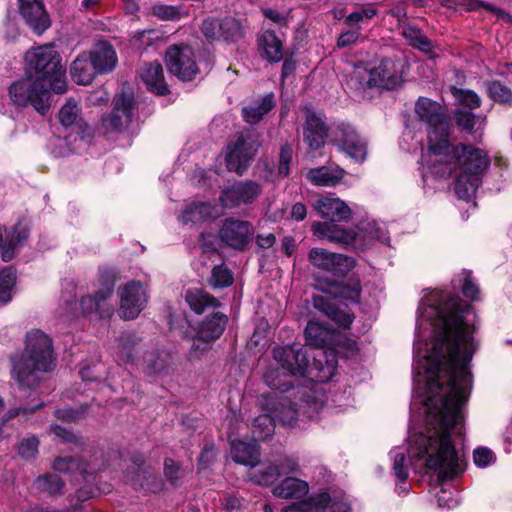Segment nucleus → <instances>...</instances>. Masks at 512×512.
I'll list each match as a JSON object with an SVG mask.
<instances>
[{
    "instance_id": "obj_1",
    "label": "nucleus",
    "mask_w": 512,
    "mask_h": 512,
    "mask_svg": "<svg viewBox=\"0 0 512 512\" xmlns=\"http://www.w3.org/2000/svg\"><path fill=\"white\" fill-rule=\"evenodd\" d=\"M418 328L428 324L433 331L432 348L423 355L427 390L426 433L410 436V456L424 459L425 466L438 471L441 479L459 472V458L450 431L461 421V407L471 386L469 363L476 350L472 336L474 315L471 306L458 296L435 290L421 300ZM414 344L417 357L418 333Z\"/></svg>"
},
{
    "instance_id": "obj_2",
    "label": "nucleus",
    "mask_w": 512,
    "mask_h": 512,
    "mask_svg": "<svg viewBox=\"0 0 512 512\" xmlns=\"http://www.w3.org/2000/svg\"><path fill=\"white\" fill-rule=\"evenodd\" d=\"M55 366L52 340L41 330L27 333L24 351L12 358V378L22 392L33 390L40 382V374Z\"/></svg>"
},
{
    "instance_id": "obj_3",
    "label": "nucleus",
    "mask_w": 512,
    "mask_h": 512,
    "mask_svg": "<svg viewBox=\"0 0 512 512\" xmlns=\"http://www.w3.org/2000/svg\"><path fill=\"white\" fill-rule=\"evenodd\" d=\"M25 62L26 74L49 83L56 94L66 92L65 70L61 64V56L53 44L31 48L25 54Z\"/></svg>"
},
{
    "instance_id": "obj_4",
    "label": "nucleus",
    "mask_w": 512,
    "mask_h": 512,
    "mask_svg": "<svg viewBox=\"0 0 512 512\" xmlns=\"http://www.w3.org/2000/svg\"><path fill=\"white\" fill-rule=\"evenodd\" d=\"M435 163L445 165L443 173L450 174L456 167L462 170V173L479 177L489 165L487 153L472 145L459 143L451 145L448 140V148L441 152L431 154Z\"/></svg>"
},
{
    "instance_id": "obj_5",
    "label": "nucleus",
    "mask_w": 512,
    "mask_h": 512,
    "mask_svg": "<svg viewBox=\"0 0 512 512\" xmlns=\"http://www.w3.org/2000/svg\"><path fill=\"white\" fill-rule=\"evenodd\" d=\"M417 119L427 125L428 151L441 152L448 148L449 124L446 109L440 103L419 97L415 103Z\"/></svg>"
},
{
    "instance_id": "obj_6",
    "label": "nucleus",
    "mask_w": 512,
    "mask_h": 512,
    "mask_svg": "<svg viewBox=\"0 0 512 512\" xmlns=\"http://www.w3.org/2000/svg\"><path fill=\"white\" fill-rule=\"evenodd\" d=\"M398 83V77L392 61L381 60L371 68H355L347 80V87L358 100L365 99L367 90L373 87L393 89Z\"/></svg>"
},
{
    "instance_id": "obj_7",
    "label": "nucleus",
    "mask_w": 512,
    "mask_h": 512,
    "mask_svg": "<svg viewBox=\"0 0 512 512\" xmlns=\"http://www.w3.org/2000/svg\"><path fill=\"white\" fill-rule=\"evenodd\" d=\"M50 91L52 89L49 83L27 74V77L11 84L9 97L15 106L31 105L36 111L44 114L49 108Z\"/></svg>"
},
{
    "instance_id": "obj_8",
    "label": "nucleus",
    "mask_w": 512,
    "mask_h": 512,
    "mask_svg": "<svg viewBox=\"0 0 512 512\" xmlns=\"http://www.w3.org/2000/svg\"><path fill=\"white\" fill-rule=\"evenodd\" d=\"M260 146V134L257 131L252 129L241 131L227 145L225 161L228 170L242 175L250 166Z\"/></svg>"
},
{
    "instance_id": "obj_9",
    "label": "nucleus",
    "mask_w": 512,
    "mask_h": 512,
    "mask_svg": "<svg viewBox=\"0 0 512 512\" xmlns=\"http://www.w3.org/2000/svg\"><path fill=\"white\" fill-rule=\"evenodd\" d=\"M134 96L129 90L117 93L113 99L112 111L103 116L102 127L106 133L122 132L128 128L133 119Z\"/></svg>"
},
{
    "instance_id": "obj_10",
    "label": "nucleus",
    "mask_w": 512,
    "mask_h": 512,
    "mask_svg": "<svg viewBox=\"0 0 512 512\" xmlns=\"http://www.w3.org/2000/svg\"><path fill=\"white\" fill-rule=\"evenodd\" d=\"M165 64L169 73L182 81H191L199 73L194 51L188 45L170 46L165 53Z\"/></svg>"
},
{
    "instance_id": "obj_11",
    "label": "nucleus",
    "mask_w": 512,
    "mask_h": 512,
    "mask_svg": "<svg viewBox=\"0 0 512 512\" xmlns=\"http://www.w3.org/2000/svg\"><path fill=\"white\" fill-rule=\"evenodd\" d=\"M309 261L318 269L327 271L339 278H344L356 264L355 259L352 257L330 252L319 247H315L310 250Z\"/></svg>"
},
{
    "instance_id": "obj_12",
    "label": "nucleus",
    "mask_w": 512,
    "mask_h": 512,
    "mask_svg": "<svg viewBox=\"0 0 512 512\" xmlns=\"http://www.w3.org/2000/svg\"><path fill=\"white\" fill-rule=\"evenodd\" d=\"M201 31L209 40H223L226 42H238L245 35L243 23L234 17L205 19L202 22Z\"/></svg>"
},
{
    "instance_id": "obj_13",
    "label": "nucleus",
    "mask_w": 512,
    "mask_h": 512,
    "mask_svg": "<svg viewBox=\"0 0 512 512\" xmlns=\"http://www.w3.org/2000/svg\"><path fill=\"white\" fill-rule=\"evenodd\" d=\"M120 297L119 315L126 320L135 319L146 306L148 296L140 281L132 280L118 291Z\"/></svg>"
},
{
    "instance_id": "obj_14",
    "label": "nucleus",
    "mask_w": 512,
    "mask_h": 512,
    "mask_svg": "<svg viewBox=\"0 0 512 512\" xmlns=\"http://www.w3.org/2000/svg\"><path fill=\"white\" fill-rule=\"evenodd\" d=\"M332 142L356 161H363L367 146L356 130L349 124H339L331 132Z\"/></svg>"
},
{
    "instance_id": "obj_15",
    "label": "nucleus",
    "mask_w": 512,
    "mask_h": 512,
    "mask_svg": "<svg viewBox=\"0 0 512 512\" xmlns=\"http://www.w3.org/2000/svg\"><path fill=\"white\" fill-rule=\"evenodd\" d=\"M18 11L25 25L36 35H42L51 26V19L43 0H17Z\"/></svg>"
},
{
    "instance_id": "obj_16",
    "label": "nucleus",
    "mask_w": 512,
    "mask_h": 512,
    "mask_svg": "<svg viewBox=\"0 0 512 512\" xmlns=\"http://www.w3.org/2000/svg\"><path fill=\"white\" fill-rule=\"evenodd\" d=\"M262 194V186L252 180L236 182L224 189L219 197L225 208H235L253 203Z\"/></svg>"
},
{
    "instance_id": "obj_17",
    "label": "nucleus",
    "mask_w": 512,
    "mask_h": 512,
    "mask_svg": "<svg viewBox=\"0 0 512 512\" xmlns=\"http://www.w3.org/2000/svg\"><path fill=\"white\" fill-rule=\"evenodd\" d=\"M254 229L249 221L228 218L219 231L220 239L229 247L243 251L251 241Z\"/></svg>"
},
{
    "instance_id": "obj_18",
    "label": "nucleus",
    "mask_w": 512,
    "mask_h": 512,
    "mask_svg": "<svg viewBox=\"0 0 512 512\" xmlns=\"http://www.w3.org/2000/svg\"><path fill=\"white\" fill-rule=\"evenodd\" d=\"M273 356L290 376H304L309 360L303 347L299 345L276 347L273 350Z\"/></svg>"
},
{
    "instance_id": "obj_19",
    "label": "nucleus",
    "mask_w": 512,
    "mask_h": 512,
    "mask_svg": "<svg viewBox=\"0 0 512 512\" xmlns=\"http://www.w3.org/2000/svg\"><path fill=\"white\" fill-rule=\"evenodd\" d=\"M311 231L318 239H326L344 247L355 244L360 237L354 230L343 228L334 222H314Z\"/></svg>"
},
{
    "instance_id": "obj_20",
    "label": "nucleus",
    "mask_w": 512,
    "mask_h": 512,
    "mask_svg": "<svg viewBox=\"0 0 512 512\" xmlns=\"http://www.w3.org/2000/svg\"><path fill=\"white\" fill-rule=\"evenodd\" d=\"M312 206L322 218L331 222H348L353 216L352 210L343 200L332 196H321Z\"/></svg>"
},
{
    "instance_id": "obj_21",
    "label": "nucleus",
    "mask_w": 512,
    "mask_h": 512,
    "mask_svg": "<svg viewBox=\"0 0 512 512\" xmlns=\"http://www.w3.org/2000/svg\"><path fill=\"white\" fill-rule=\"evenodd\" d=\"M316 287L333 298H340L354 303H357L360 299L361 285L357 279H351L350 283L346 285L335 279L322 278L317 280Z\"/></svg>"
},
{
    "instance_id": "obj_22",
    "label": "nucleus",
    "mask_w": 512,
    "mask_h": 512,
    "mask_svg": "<svg viewBox=\"0 0 512 512\" xmlns=\"http://www.w3.org/2000/svg\"><path fill=\"white\" fill-rule=\"evenodd\" d=\"M328 129L322 116L314 111L307 110L303 126V139L310 149H320L327 138Z\"/></svg>"
},
{
    "instance_id": "obj_23",
    "label": "nucleus",
    "mask_w": 512,
    "mask_h": 512,
    "mask_svg": "<svg viewBox=\"0 0 512 512\" xmlns=\"http://www.w3.org/2000/svg\"><path fill=\"white\" fill-rule=\"evenodd\" d=\"M314 307L325 314L329 319L334 321L340 327L347 329L350 327L354 319V314L347 308L338 307L334 301L328 297L315 296L313 298Z\"/></svg>"
},
{
    "instance_id": "obj_24",
    "label": "nucleus",
    "mask_w": 512,
    "mask_h": 512,
    "mask_svg": "<svg viewBox=\"0 0 512 512\" xmlns=\"http://www.w3.org/2000/svg\"><path fill=\"white\" fill-rule=\"evenodd\" d=\"M88 55L98 74L112 71L118 62L115 49L106 41L98 42Z\"/></svg>"
},
{
    "instance_id": "obj_25",
    "label": "nucleus",
    "mask_w": 512,
    "mask_h": 512,
    "mask_svg": "<svg viewBox=\"0 0 512 512\" xmlns=\"http://www.w3.org/2000/svg\"><path fill=\"white\" fill-rule=\"evenodd\" d=\"M227 322V316L220 312L207 316L197 329V339L205 344L214 342L223 334Z\"/></svg>"
},
{
    "instance_id": "obj_26",
    "label": "nucleus",
    "mask_w": 512,
    "mask_h": 512,
    "mask_svg": "<svg viewBox=\"0 0 512 512\" xmlns=\"http://www.w3.org/2000/svg\"><path fill=\"white\" fill-rule=\"evenodd\" d=\"M231 454L235 462L250 467L257 466L260 461V451L256 439L249 442L233 440Z\"/></svg>"
},
{
    "instance_id": "obj_27",
    "label": "nucleus",
    "mask_w": 512,
    "mask_h": 512,
    "mask_svg": "<svg viewBox=\"0 0 512 512\" xmlns=\"http://www.w3.org/2000/svg\"><path fill=\"white\" fill-rule=\"evenodd\" d=\"M140 77L149 90L158 95H165L169 92L165 82L163 68L160 63L152 62L144 64L140 70Z\"/></svg>"
},
{
    "instance_id": "obj_28",
    "label": "nucleus",
    "mask_w": 512,
    "mask_h": 512,
    "mask_svg": "<svg viewBox=\"0 0 512 512\" xmlns=\"http://www.w3.org/2000/svg\"><path fill=\"white\" fill-rule=\"evenodd\" d=\"M300 512H347L346 504L332 502L328 493L310 497L298 504Z\"/></svg>"
},
{
    "instance_id": "obj_29",
    "label": "nucleus",
    "mask_w": 512,
    "mask_h": 512,
    "mask_svg": "<svg viewBox=\"0 0 512 512\" xmlns=\"http://www.w3.org/2000/svg\"><path fill=\"white\" fill-rule=\"evenodd\" d=\"M258 46L261 56L269 62L276 63L283 58L282 42L271 30H266L260 34Z\"/></svg>"
},
{
    "instance_id": "obj_30",
    "label": "nucleus",
    "mask_w": 512,
    "mask_h": 512,
    "mask_svg": "<svg viewBox=\"0 0 512 512\" xmlns=\"http://www.w3.org/2000/svg\"><path fill=\"white\" fill-rule=\"evenodd\" d=\"M95 74H98L96 68H94L93 63L88 55V53H81L70 66V75L71 78L77 83L81 85L90 84Z\"/></svg>"
},
{
    "instance_id": "obj_31",
    "label": "nucleus",
    "mask_w": 512,
    "mask_h": 512,
    "mask_svg": "<svg viewBox=\"0 0 512 512\" xmlns=\"http://www.w3.org/2000/svg\"><path fill=\"white\" fill-rule=\"evenodd\" d=\"M272 400L270 396L269 403L273 405L271 410L276 422L292 426L298 418L297 404L293 403L288 396L279 397L277 403H273Z\"/></svg>"
},
{
    "instance_id": "obj_32",
    "label": "nucleus",
    "mask_w": 512,
    "mask_h": 512,
    "mask_svg": "<svg viewBox=\"0 0 512 512\" xmlns=\"http://www.w3.org/2000/svg\"><path fill=\"white\" fill-rule=\"evenodd\" d=\"M344 176V170L339 167L322 166L310 169L307 179L317 186H335Z\"/></svg>"
},
{
    "instance_id": "obj_33",
    "label": "nucleus",
    "mask_w": 512,
    "mask_h": 512,
    "mask_svg": "<svg viewBox=\"0 0 512 512\" xmlns=\"http://www.w3.org/2000/svg\"><path fill=\"white\" fill-rule=\"evenodd\" d=\"M306 344L322 348L333 338V330L317 321H309L304 331Z\"/></svg>"
},
{
    "instance_id": "obj_34",
    "label": "nucleus",
    "mask_w": 512,
    "mask_h": 512,
    "mask_svg": "<svg viewBox=\"0 0 512 512\" xmlns=\"http://www.w3.org/2000/svg\"><path fill=\"white\" fill-rule=\"evenodd\" d=\"M308 492V484L294 477L285 478L275 489L274 494L277 497L289 499L300 498Z\"/></svg>"
},
{
    "instance_id": "obj_35",
    "label": "nucleus",
    "mask_w": 512,
    "mask_h": 512,
    "mask_svg": "<svg viewBox=\"0 0 512 512\" xmlns=\"http://www.w3.org/2000/svg\"><path fill=\"white\" fill-rule=\"evenodd\" d=\"M146 372L149 375L166 374L169 372L172 358L166 351H151L145 355Z\"/></svg>"
},
{
    "instance_id": "obj_36",
    "label": "nucleus",
    "mask_w": 512,
    "mask_h": 512,
    "mask_svg": "<svg viewBox=\"0 0 512 512\" xmlns=\"http://www.w3.org/2000/svg\"><path fill=\"white\" fill-rule=\"evenodd\" d=\"M185 300L190 308L198 313H203L209 307L219 306V301L202 289H190L186 292Z\"/></svg>"
},
{
    "instance_id": "obj_37",
    "label": "nucleus",
    "mask_w": 512,
    "mask_h": 512,
    "mask_svg": "<svg viewBox=\"0 0 512 512\" xmlns=\"http://www.w3.org/2000/svg\"><path fill=\"white\" fill-rule=\"evenodd\" d=\"M107 299H102L100 290L94 296H84L81 299V308L84 313L92 314L97 313L101 318L110 317L113 313V308L106 303Z\"/></svg>"
},
{
    "instance_id": "obj_38",
    "label": "nucleus",
    "mask_w": 512,
    "mask_h": 512,
    "mask_svg": "<svg viewBox=\"0 0 512 512\" xmlns=\"http://www.w3.org/2000/svg\"><path fill=\"white\" fill-rule=\"evenodd\" d=\"M275 105L273 94L266 95L260 103L244 107L243 118L248 123H257Z\"/></svg>"
},
{
    "instance_id": "obj_39",
    "label": "nucleus",
    "mask_w": 512,
    "mask_h": 512,
    "mask_svg": "<svg viewBox=\"0 0 512 512\" xmlns=\"http://www.w3.org/2000/svg\"><path fill=\"white\" fill-rule=\"evenodd\" d=\"M275 424L276 420L271 409L269 410V413L257 416L254 419L252 426V434L254 439L265 440L271 436L274 432Z\"/></svg>"
},
{
    "instance_id": "obj_40",
    "label": "nucleus",
    "mask_w": 512,
    "mask_h": 512,
    "mask_svg": "<svg viewBox=\"0 0 512 512\" xmlns=\"http://www.w3.org/2000/svg\"><path fill=\"white\" fill-rule=\"evenodd\" d=\"M402 35L409 42V45L423 52H431L432 42L428 37L416 26L405 25L402 29Z\"/></svg>"
},
{
    "instance_id": "obj_41",
    "label": "nucleus",
    "mask_w": 512,
    "mask_h": 512,
    "mask_svg": "<svg viewBox=\"0 0 512 512\" xmlns=\"http://www.w3.org/2000/svg\"><path fill=\"white\" fill-rule=\"evenodd\" d=\"M479 185V177L462 173L455 182V192L459 198L468 201L474 197Z\"/></svg>"
},
{
    "instance_id": "obj_42",
    "label": "nucleus",
    "mask_w": 512,
    "mask_h": 512,
    "mask_svg": "<svg viewBox=\"0 0 512 512\" xmlns=\"http://www.w3.org/2000/svg\"><path fill=\"white\" fill-rule=\"evenodd\" d=\"M139 343L138 338L130 333L122 334L119 338L117 348L118 357L126 363H134L136 359V347Z\"/></svg>"
},
{
    "instance_id": "obj_43",
    "label": "nucleus",
    "mask_w": 512,
    "mask_h": 512,
    "mask_svg": "<svg viewBox=\"0 0 512 512\" xmlns=\"http://www.w3.org/2000/svg\"><path fill=\"white\" fill-rule=\"evenodd\" d=\"M59 120L65 127L76 126L82 129L83 122L80 117V108L75 100H67L66 104L61 108L59 112Z\"/></svg>"
},
{
    "instance_id": "obj_44",
    "label": "nucleus",
    "mask_w": 512,
    "mask_h": 512,
    "mask_svg": "<svg viewBox=\"0 0 512 512\" xmlns=\"http://www.w3.org/2000/svg\"><path fill=\"white\" fill-rule=\"evenodd\" d=\"M293 159V150L290 145L285 144L280 149L279 154V164L277 173L274 174L272 171H269L264 178L266 181H275L276 177L285 178L289 175L290 172V163Z\"/></svg>"
},
{
    "instance_id": "obj_45",
    "label": "nucleus",
    "mask_w": 512,
    "mask_h": 512,
    "mask_svg": "<svg viewBox=\"0 0 512 512\" xmlns=\"http://www.w3.org/2000/svg\"><path fill=\"white\" fill-rule=\"evenodd\" d=\"M298 465V459H296L293 456H286L281 460L279 465L270 464L266 468L264 473L267 475V478L265 479V481H272V479L277 478L282 474L296 472L298 469Z\"/></svg>"
},
{
    "instance_id": "obj_46",
    "label": "nucleus",
    "mask_w": 512,
    "mask_h": 512,
    "mask_svg": "<svg viewBox=\"0 0 512 512\" xmlns=\"http://www.w3.org/2000/svg\"><path fill=\"white\" fill-rule=\"evenodd\" d=\"M35 485L39 491L46 492L50 495L61 494L64 488V483L60 477L53 473L39 476L35 481Z\"/></svg>"
},
{
    "instance_id": "obj_47",
    "label": "nucleus",
    "mask_w": 512,
    "mask_h": 512,
    "mask_svg": "<svg viewBox=\"0 0 512 512\" xmlns=\"http://www.w3.org/2000/svg\"><path fill=\"white\" fill-rule=\"evenodd\" d=\"M488 95L495 102L512 107V90L500 81L495 80L488 84Z\"/></svg>"
},
{
    "instance_id": "obj_48",
    "label": "nucleus",
    "mask_w": 512,
    "mask_h": 512,
    "mask_svg": "<svg viewBox=\"0 0 512 512\" xmlns=\"http://www.w3.org/2000/svg\"><path fill=\"white\" fill-rule=\"evenodd\" d=\"M15 281L16 273L12 268L8 267L0 271V305L11 300Z\"/></svg>"
},
{
    "instance_id": "obj_49",
    "label": "nucleus",
    "mask_w": 512,
    "mask_h": 512,
    "mask_svg": "<svg viewBox=\"0 0 512 512\" xmlns=\"http://www.w3.org/2000/svg\"><path fill=\"white\" fill-rule=\"evenodd\" d=\"M116 278L117 271L115 268L109 266L99 268V281L102 285L100 296L102 299H108L112 295Z\"/></svg>"
},
{
    "instance_id": "obj_50",
    "label": "nucleus",
    "mask_w": 512,
    "mask_h": 512,
    "mask_svg": "<svg viewBox=\"0 0 512 512\" xmlns=\"http://www.w3.org/2000/svg\"><path fill=\"white\" fill-rule=\"evenodd\" d=\"M211 207L207 203H194L186 208L182 215L183 223H197L210 216Z\"/></svg>"
},
{
    "instance_id": "obj_51",
    "label": "nucleus",
    "mask_w": 512,
    "mask_h": 512,
    "mask_svg": "<svg viewBox=\"0 0 512 512\" xmlns=\"http://www.w3.org/2000/svg\"><path fill=\"white\" fill-rule=\"evenodd\" d=\"M138 470L137 475L135 477L128 478V481H130L135 489L141 488L155 492L160 485L155 481L156 477L153 472L149 469L138 468Z\"/></svg>"
},
{
    "instance_id": "obj_52",
    "label": "nucleus",
    "mask_w": 512,
    "mask_h": 512,
    "mask_svg": "<svg viewBox=\"0 0 512 512\" xmlns=\"http://www.w3.org/2000/svg\"><path fill=\"white\" fill-rule=\"evenodd\" d=\"M288 375L282 373L279 369L267 371L264 375L265 383L273 390H279L281 393L287 392L292 387Z\"/></svg>"
},
{
    "instance_id": "obj_53",
    "label": "nucleus",
    "mask_w": 512,
    "mask_h": 512,
    "mask_svg": "<svg viewBox=\"0 0 512 512\" xmlns=\"http://www.w3.org/2000/svg\"><path fill=\"white\" fill-rule=\"evenodd\" d=\"M450 91L460 104L468 107L471 110L477 109L481 106V99L473 90L462 89L453 86L451 87Z\"/></svg>"
},
{
    "instance_id": "obj_54",
    "label": "nucleus",
    "mask_w": 512,
    "mask_h": 512,
    "mask_svg": "<svg viewBox=\"0 0 512 512\" xmlns=\"http://www.w3.org/2000/svg\"><path fill=\"white\" fill-rule=\"evenodd\" d=\"M209 283L213 288H225L233 283L231 271L224 265L215 266L212 269Z\"/></svg>"
},
{
    "instance_id": "obj_55",
    "label": "nucleus",
    "mask_w": 512,
    "mask_h": 512,
    "mask_svg": "<svg viewBox=\"0 0 512 512\" xmlns=\"http://www.w3.org/2000/svg\"><path fill=\"white\" fill-rule=\"evenodd\" d=\"M54 469L59 472L80 471L82 474L89 473L92 469H88L80 465V463L71 456L58 457L53 465Z\"/></svg>"
},
{
    "instance_id": "obj_56",
    "label": "nucleus",
    "mask_w": 512,
    "mask_h": 512,
    "mask_svg": "<svg viewBox=\"0 0 512 512\" xmlns=\"http://www.w3.org/2000/svg\"><path fill=\"white\" fill-rule=\"evenodd\" d=\"M377 14V10L374 7H363L350 13L345 23L352 28L360 27L359 24L365 23Z\"/></svg>"
},
{
    "instance_id": "obj_57",
    "label": "nucleus",
    "mask_w": 512,
    "mask_h": 512,
    "mask_svg": "<svg viewBox=\"0 0 512 512\" xmlns=\"http://www.w3.org/2000/svg\"><path fill=\"white\" fill-rule=\"evenodd\" d=\"M391 453L393 455V470L395 476L401 481L406 480L409 473L407 459L404 451H402L400 448H397L394 449Z\"/></svg>"
},
{
    "instance_id": "obj_58",
    "label": "nucleus",
    "mask_w": 512,
    "mask_h": 512,
    "mask_svg": "<svg viewBox=\"0 0 512 512\" xmlns=\"http://www.w3.org/2000/svg\"><path fill=\"white\" fill-rule=\"evenodd\" d=\"M358 240L362 239L364 242H372L374 240H383L385 232L373 222H368L360 228Z\"/></svg>"
},
{
    "instance_id": "obj_59",
    "label": "nucleus",
    "mask_w": 512,
    "mask_h": 512,
    "mask_svg": "<svg viewBox=\"0 0 512 512\" xmlns=\"http://www.w3.org/2000/svg\"><path fill=\"white\" fill-rule=\"evenodd\" d=\"M152 14L165 21H174L180 18V10L175 6L155 4L152 6Z\"/></svg>"
},
{
    "instance_id": "obj_60",
    "label": "nucleus",
    "mask_w": 512,
    "mask_h": 512,
    "mask_svg": "<svg viewBox=\"0 0 512 512\" xmlns=\"http://www.w3.org/2000/svg\"><path fill=\"white\" fill-rule=\"evenodd\" d=\"M39 441L36 437H28L23 439L18 445L19 455L26 459H34L38 453Z\"/></svg>"
},
{
    "instance_id": "obj_61",
    "label": "nucleus",
    "mask_w": 512,
    "mask_h": 512,
    "mask_svg": "<svg viewBox=\"0 0 512 512\" xmlns=\"http://www.w3.org/2000/svg\"><path fill=\"white\" fill-rule=\"evenodd\" d=\"M164 474L167 480L174 485L183 477L184 470L173 459L167 458L164 462Z\"/></svg>"
},
{
    "instance_id": "obj_62",
    "label": "nucleus",
    "mask_w": 512,
    "mask_h": 512,
    "mask_svg": "<svg viewBox=\"0 0 512 512\" xmlns=\"http://www.w3.org/2000/svg\"><path fill=\"white\" fill-rule=\"evenodd\" d=\"M29 230L23 223L16 224L7 234L6 240L10 242V245H20L23 241L28 238Z\"/></svg>"
},
{
    "instance_id": "obj_63",
    "label": "nucleus",
    "mask_w": 512,
    "mask_h": 512,
    "mask_svg": "<svg viewBox=\"0 0 512 512\" xmlns=\"http://www.w3.org/2000/svg\"><path fill=\"white\" fill-rule=\"evenodd\" d=\"M456 124L465 130L471 131L475 126V116L466 110L459 109L455 112Z\"/></svg>"
},
{
    "instance_id": "obj_64",
    "label": "nucleus",
    "mask_w": 512,
    "mask_h": 512,
    "mask_svg": "<svg viewBox=\"0 0 512 512\" xmlns=\"http://www.w3.org/2000/svg\"><path fill=\"white\" fill-rule=\"evenodd\" d=\"M474 462L479 467H486L494 461L493 452L485 447H479L473 453Z\"/></svg>"
}]
</instances>
